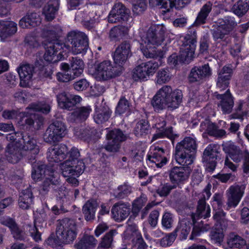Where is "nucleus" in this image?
<instances>
[{"label": "nucleus", "mask_w": 249, "mask_h": 249, "mask_svg": "<svg viewBox=\"0 0 249 249\" xmlns=\"http://www.w3.org/2000/svg\"><path fill=\"white\" fill-rule=\"evenodd\" d=\"M130 210V206L127 204H115L111 209L112 217L116 221H122L128 216Z\"/></svg>", "instance_id": "27"}, {"label": "nucleus", "mask_w": 249, "mask_h": 249, "mask_svg": "<svg viewBox=\"0 0 249 249\" xmlns=\"http://www.w3.org/2000/svg\"><path fill=\"white\" fill-rule=\"evenodd\" d=\"M147 4L146 0H137L133 4L132 10L136 14L142 13L146 9Z\"/></svg>", "instance_id": "62"}, {"label": "nucleus", "mask_w": 249, "mask_h": 249, "mask_svg": "<svg viewBox=\"0 0 249 249\" xmlns=\"http://www.w3.org/2000/svg\"><path fill=\"white\" fill-rule=\"evenodd\" d=\"M172 78V74L168 69H162L159 70L156 74L155 82L156 84L162 85L169 82Z\"/></svg>", "instance_id": "51"}, {"label": "nucleus", "mask_w": 249, "mask_h": 249, "mask_svg": "<svg viewBox=\"0 0 249 249\" xmlns=\"http://www.w3.org/2000/svg\"><path fill=\"white\" fill-rule=\"evenodd\" d=\"M93 131H90L89 129L84 130L83 129H74V134L77 138L83 139L84 141H89L90 137H92Z\"/></svg>", "instance_id": "60"}, {"label": "nucleus", "mask_w": 249, "mask_h": 249, "mask_svg": "<svg viewBox=\"0 0 249 249\" xmlns=\"http://www.w3.org/2000/svg\"><path fill=\"white\" fill-rule=\"evenodd\" d=\"M131 192V187L127 183H124L118 187L117 196L119 198H123L130 194Z\"/></svg>", "instance_id": "61"}, {"label": "nucleus", "mask_w": 249, "mask_h": 249, "mask_svg": "<svg viewBox=\"0 0 249 249\" xmlns=\"http://www.w3.org/2000/svg\"><path fill=\"white\" fill-rule=\"evenodd\" d=\"M211 210L209 205H206L205 200H200L198 202V206L196 214L200 217L206 218L210 216Z\"/></svg>", "instance_id": "53"}, {"label": "nucleus", "mask_w": 249, "mask_h": 249, "mask_svg": "<svg viewBox=\"0 0 249 249\" xmlns=\"http://www.w3.org/2000/svg\"><path fill=\"white\" fill-rule=\"evenodd\" d=\"M117 234L116 230L110 231L108 233H107L102 239V241L99 245V248H108L111 246L113 236Z\"/></svg>", "instance_id": "55"}, {"label": "nucleus", "mask_w": 249, "mask_h": 249, "mask_svg": "<svg viewBox=\"0 0 249 249\" xmlns=\"http://www.w3.org/2000/svg\"><path fill=\"white\" fill-rule=\"evenodd\" d=\"M51 125H54L55 126L54 131V134H56V137L59 140L65 135L66 127L63 123L60 122H55Z\"/></svg>", "instance_id": "59"}, {"label": "nucleus", "mask_w": 249, "mask_h": 249, "mask_svg": "<svg viewBox=\"0 0 249 249\" xmlns=\"http://www.w3.org/2000/svg\"><path fill=\"white\" fill-rule=\"evenodd\" d=\"M34 225H29L27 229L30 236L36 242L41 240V232L39 231L46 225V215L44 213H35Z\"/></svg>", "instance_id": "16"}, {"label": "nucleus", "mask_w": 249, "mask_h": 249, "mask_svg": "<svg viewBox=\"0 0 249 249\" xmlns=\"http://www.w3.org/2000/svg\"><path fill=\"white\" fill-rule=\"evenodd\" d=\"M41 23L39 15L36 13H31L22 18L19 22L22 28H30L39 25Z\"/></svg>", "instance_id": "33"}, {"label": "nucleus", "mask_w": 249, "mask_h": 249, "mask_svg": "<svg viewBox=\"0 0 249 249\" xmlns=\"http://www.w3.org/2000/svg\"><path fill=\"white\" fill-rule=\"evenodd\" d=\"M97 206V201L95 200H89L84 205L83 212L87 221L91 220L94 218Z\"/></svg>", "instance_id": "41"}, {"label": "nucleus", "mask_w": 249, "mask_h": 249, "mask_svg": "<svg viewBox=\"0 0 249 249\" xmlns=\"http://www.w3.org/2000/svg\"><path fill=\"white\" fill-rule=\"evenodd\" d=\"M55 126L54 125H51L48 127L44 135V140L47 142H57L58 140L56 136V134H54V131Z\"/></svg>", "instance_id": "57"}, {"label": "nucleus", "mask_w": 249, "mask_h": 249, "mask_svg": "<svg viewBox=\"0 0 249 249\" xmlns=\"http://www.w3.org/2000/svg\"><path fill=\"white\" fill-rule=\"evenodd\" d=\"M160 65L153 60L142 62L133 70L132 78L135 81H146L154 74Z\"/></svg>", "instance_id": "11"}, {"label": "nucleus", "mask_w": 249, "mask_h": 249, "mask_svg": "<svg viewBox=\"0 0 249 249\" xmlns=\"http://www.w3.org/2000/svg\"><path fill=\"white\" fill-rule=\"evenodd\" d=\"M66 43H70L71 46L63 44L66 47V53L71 51L74 54L85 53L89 48V41L87 36L83 33L79 31H71L67 36Z\"/></svg>", "instance_id": "6"}, {"label": "nucleus", "mask_w": 249, "mask_h": 249, "mask_svg": "<svg viewBox=\"0 0 249 249\" xmlns=\"http://www.w3.org/2000/svg\"><path fill=\"white\" fill-rule=\"evenodd\" d=\"M182 93L181 90H173L169 86H164L153 97L152 105L155 111H159L166 107L172 109L177 108L181 102Z\"/></svg>", "instance_id": "3"}, {"label": "nucleus", "mask_w": 249, "mask_h": 249, "mask_svg": "<svg viewBox=\"0 0 249 249\" xmlns=\"http://www.w3.org/2000/svg\"><path fill=\"white\" fill-rule=\"evenodd\" d=\"M68 49L58 41L49 42L46 48L44 59L49 62H56L62 60L66 55V50Z\"/></svg>", "instance_id": "12"}, {"label": "nucleus", "mask_w": 249, "mask_h": 249, "mask_svg": "<svg viewBox=\"0 0 249 249\" xmlns=\"http://www.w3.org/2000/svg\"><path fill=\"white\" fill-rule=\"evenodd\" d=\"M218 148L217 145L210 144L204 151L202 160L205 163L206 169L210 171H213L215 167Z\"/></svg>", "instance_id": "18"}, {"label": "nucleus", "mask_w": 249, "mask_h": 249, "mask_svg": "<svg viewBox=\"0 0 249 249\" xmlns=\"http://www.w3.org/2000/svg\"><path fill=\"white\" fill-rule=\"evenodd\" d=\"M43 175L45 177V180L40 191L42 194H45L48 191L51 183L55 184L58 182V174L50 169H47L45 165L33 167L32 177L35 181L39 180Z\"/></svg>", "instance_id": "8"}, {"label": "nucleus", "mask_w": 249, "mask_h": 249, "mask_svg": "<svg viewBox=\"0 0 249 249\" xmlns=\"http://www.w3.org/2000/svg\"><path fill=\"white\" fill-rule=\"evenodd\" d=\"M191 171L189 167H174L170 173L171 181L177 185L184 183L188 180Z\"/></svg>", "instance_id": "19"}, {"label": "nucleus", "mask_w": 249, "mask_h": 249, "mask_svg": "<svg viewBox=\"0 0 249 249\" xmlns=\"http://www.w3.org/2000/svg\"><path fill=\"white\" fill-rule=\"evenodd\" d=\"M90 72L98 80H107L112 78L120 73L117 67H113L111 61H104L94 66V70L90 69Z\"/></svg>", "instance_id": "9"}, {"label": "nucleus", "mask_w": 249, "mask_h": 249, "mask_svg": "<svg viewBox=\"0 0 249 249\" xmlns=\"http://www.w3.org/2000/svg\"><path fill=\"white\" fill-rule=\"evenodd\" d=\"M146 201L147 198L144 195H142L140 197L135 200L132 204V211L133 213H137L146 203Z\"/></svg>", "instance_id": "63"}, {"label": "nucleus", "mask_w": 249, "mask_h": 249, "mask_svg": "<svg viewBox=\"0 0 249 249\" xmlns=\"http://www.w3.org/2000/svg\"><path fill=\"white\" fill-rule=\"evenodd\" d=\"M67 151V147L65 144L52 146L47 152L48 160L50 162H58L65 159Z\"/></svg>", "instance_id": "21"}, {"label": "nucleus", "mask_w": 249, "mask_h": 249, "mask_svg": "<svg viewBox=\"0 0 249 249\" xmlns=\"http://www.w3.org/2000/svg\"><path fill=\"white\" fill-rule=\"evenodd\" d=\"M227 244L231 249H249V244H247L246 241L242 237L233 233L229 235Z\"/></svg>", "instance_id": "34"}, {"label": "nucleus", "mask_w": 249, "mask_h": 249, "mask_svg": "<svg viewBox=\"0 0 249 249\" xmlns=\"http://www.w3.org/2000/svg\"><path fill=\"white\" fill-rule=\"evenodd\" d=\"M215 125L209 121H206L200 124V130L213 135L214 134Z\"/></svg>", "instance_id": "64"}, {"label": "nucleus", "mask_w": 249, "mask_h": 249, "mask_svg": "<svg viewBox=\"0 0 249 249\" xmlns=\"http://www.w3.org/2000/svg\"><path fill=\"white\" fill-rule=\"evenodd\" d=\"M18 30L17 24L11 21H0V37L4 41L14 35Z\"/></svg>", "instance_id": "29"}, {"label": "nucleus", "mask_w": 249, "mask_h": 249, "mask_svg": "<svg viewBox=\"0 0 249 249\" xmlns=\"http://www.w3.org/2000/svg\"><path fill=\"white\" fill-rule=\"evenodd\" d=\"M217 98L220 100L218 104L224 113L231 112L234 105L233 98L228 89L224 94H217Z\"/></svg>", "instance_id": "28"}, {"label": "nucleus", "mask_w": 249, "mask_h": 249, "mask_svg": "<svg viewBox=\"0 0 249 249\" xmlns=\"http://www.w3.org/2000/svg\"><path fill=\"white\" fill-rule=\"evenodd\" d=\"M190 2V0H160L158 6L165 9L164 12H168L174 6L178 8H182Z\"/></svg>", "instance_id": "43"}, {"label": "nucleus", "mask_w": 249, "mask_h": 249, "mask_svg": "<svg viewBox=\"0 0 249 249\" xmlns=\"http://www.w3.org/2000/svg\"><path fill=\"white\" fill-rule=\"evenodd\" d=\"M223 149L234 162H239L241 161L243 157L242 154L233 142H229L225 143L223 145Z\"/></svg>", "instance_id": "36"}, {"label": "nucleus", "mask_w": 249, "mask_h": 249, "mask_svg": "<svg viewBox=\"0 0 249 249\" xmlns=\"http://www.w3.org/2000/svg\"><path fill=\"white\" fill-rule=\"evenodd\" d=\"M167 159L164 156L162 148L152 145L147 156L146 162L149 166L160 168L167 162Z\"/></svg>", "instance_id": "14"}, {"label": "nucleus", "mask_w": 249, "mask_h": 249, "mask_svg": "<svg viewBox=\"0 0 249 249\" xmlns=\"http://www.w3.org/2000/svg\"><path fill=\"white\" fill-rule=\"evenodd\" d=\"M167 33V29L163 25H158L155 29L150 28L142 37L141 49L143 55L149 58H162L164 53L157 50L156 47L161 44Z\"/></svg>", "instance_id": "2"}, {"label": "nucleus", "mask_w": 249, "mask_h": 249, "mask_svg": "<svg viewBox=\"0 0 249 249\" xmlns=\"http://www.w3.org/2000/svg\"><path fill=\"white\" fill-rule=\"evenodd\" d=\"M33 195L30 189H26L20 193L18 201L20 208L23 210L28 209L33 204Z\"/></svg>", "instance_id": "39"}, {"label": "nucleus", "mask_w": 249, "mask_h": 249, "mask_svg": "<svg viewBox=\"0 0 249 249\" xmlns=\"http://www.w3.org/2000/svg\"><path fill=\"white\" fill-rule=\"evenodd\" d=\"M196 140L192 137H187L177 143L176 147V152L196 153Z\"/></svg>", "instance_id": "31"}, {"label": "nucleus", "mask_w": 249, "mask_h": 249, "mask_svg": "<svg viewBox=\"0 0 249 249\" xmlns=\"http://www.w3.org/2000/svg\"><path fill=\"white\" fill-rule=\"evenodd\" d=\"M236 25L233 17H226L223 23L213 29V37L215 41L224 39L227 37L233 27Z\"/></svg>", "instance_id": "17"}, {"label": "nucleus", "mask_w": 249, "mask_h": 249, "mask_svg": "<svg viewBox=\"0 0 249 249\" xmlns=\"http://www.w3.org/2000/svg\"><path fill=\"white\" fill-rule=\"evenodd\" d=\"M212 205L215 212L213 215L214 219L216 220L217 222L221 223V221L224 220L225 213L221 208L222 199L220 195L216 194L213 196Z\"/></svg>", "instance_id": "30"}, {"label": "nucleus", "mask_w": 249, "mask_h": 249, "mask_svg": "<svg viewBox=\"0 0 249 249\" xmlns=\"http://www.w3.org/2000/svg\"><path fill=\"white\" fill-rule=\"evenodd\" d=\"M211 74V71L209 65L205 64L202 67L192 69L189 75V79L191 82L198 81Z\"/></svg>", "instance_id": "32"}, {"label": "nucleus", "mask_w": 249, "mask_h": 249, "mask_svg": "<svg viewBox=\"0 0 249 249\" xmlns=\"http://www.w3.org/2000/svg\"><path fill=\"white\" fill-rule=\"evenodd\" d=\"M60 68L63 71L57 73L56 76L58 81L63 82H67L76 77L73 74L71 71L70 70V66L68 64L62 63L60 64Z\"/></svg>", "instance_id": "47"}, {"label": "nucleus", "mask_w": 249, "mask_h": 249, "mask_svg": "<svg viewBox=\"0 0 249 249\" xmlns=\"http://www.w3.org/2000/svg\"><path fill=\"white\" fill-rule=\"evenodd\" d=\"M196 42V35L195 31H193L191 35H186L182 40L183 43L180 48V55L178 56L176 54H172L168 58V63L176 65L179 60L183 62L189 63L194 58Z\"/></svg>", "instance_id": "5"}, {"label": "nucleus", "mask_w": 249, "mask_h": 249, "mask_svg": "<svg viewBox=\"0 0 249 249\" xmlns=\"http://www.w3.org/2000/svg\"><path fill=\"white\" fill-rule=\"evenodd\" d=\"M245 189V184H234L230 187L226 191L227 210L237 207L244 196Z\"/></svg>", "instance_id": "13"}, {"label": "nucleus", "mask_w": 249, "mask_h": 249, "mask_svg": "<svg viewBox=\"0 0 249 249\" xmlns=\"http://www.w3.org/2000/svg\"><path fill=\"white\" fill-rule=\"evenodd\" d=\"M97 243V240L93 236L86 234L74 246L77 249H92Z\"/></svg>", "instance_id": "42"}, {"label": "nucleus", "mask_w": 249, "mask_h": 249, "mask_svg": "<svg viewBox=\"0 0 249 249\" xmlns=\"http://www.w3.org/2000/svg\"><path fill=\"white\" fill-rule=\"evenodd\" d=\"M126 136L119 129H114L107 134V143L105 148L109 152H116L120 147V143L125 141Z\"/></svg>", "instance_id": "15"}, {"label": "nucleus", "mask_w": 249, "mask_h": 249, "mask_svg": "<svg viewBox=\"0 0 249 249\" xmlns=\"http://www.w3.org/2000/svg\"><path fill=\"white\" fill-rule=\"evenodd\" d=\"M62 33V29L59 26L51 27L44 32V36L48 39L54 40L59 37Z\"/></svg>", "instance_id": "54"}, {"label": "nucleus", "mask_w": 249, "mask_h": 249, "mask_svg": "<svg viewBox=\"0 0 249 249\" xmlns=\"http://www.w3.org/2000/svg\"><path fill=\"white\" fill-rule=\"evenodd\" d=\"M195 153L191 152H176L175 159L177 162L183 167H189L194 162Z\"/></svg>", "instance_id": "35"}, {"label": "nucleus", "mask_w": 249, "mask_h": 249, "mask_svg": "<svg viewBox=\"0 0 249 249\" xmlns=\"http://www.w3.org/2000/svg\"><path fill=\"white\" fill-rule=\"evenodd\" d=\"M58 6V0H50L44 6L42 13L47 20H52L54 18Z\"/></svg>", "instance_id": "37"}, {"label": "nucleus", "mask_w": 249, "mask_h": 249, "mask_svg": "<svg viewBox=\"0 0 249 249\" xmlns=\"http://www.w3.org/2000/svg\"><path fill=\"white\" fill-rule=\"evenodd\" d=\"M149 131V125L147 122L141 120L138 122L134 130L135 135L138 137H143L148 134Z\"/></svg>", "instance_id": "52"}, {"label": "nucleus", "mask_w": 249, "mask_h": 249, "mask_svg": "<svg viewBox=\"0 0 249 249\" xmlns=\"http://www.w3.org/2000/svg\"><path fill=\"white\" fill-rule=\"evenodd\" d=\"M24 137L18 132L7 135L6 139L10 143L6 148L5 155L9 162L15 163L22 158L23 153L20 151V146Z\"/></svg>", "instance_id": "7"}, {"label": "nucleus", "mask_w": 249, "mask_h": 249, "mask_svg": "<svg viewBox=\"0 0 249 249\" xmlns=\"http://www.w3.org/2000/svg\"><path fill=\"white\" fill-rule=\"evenodd\" d=\"M128 28L125 27H115L110 31V37L111 39H116L121 37L127 34Z\"/></svg>", "instance_id": "56"}, {"label": "nucleus", "mask_w": 249, "mask_h": 249, "mask_svg": "<svg viewBox=\"0 0 249 249\" xmlns=\"http://www.w3.org/2000/svg\"><path fill=\"white\" fill-rule=\"evenodd\" d=\"M111 111L108 107H96L93 119L96 123L100 124L106 122L109 118Z\"/></svg>", "instance_id": "44"}, {"label": "nucleus", "mask_w": 249, "mask_h": 249, "mask_svg": "<svg viewBox=\"0 0 249 249\" xmlns=\"http://www.w3.org/2000/svg\"><path fill=\"white\" fill-rule=\"evenodd\" d=\"M24 145L20 146V151L23 153L22 157L26 155H31L33 156L37 155L39 152V148L36 145V142L35 139L30 136L26 137L24 136L22 140Z\"/></svg>", "instance_id": "24"}, {"label": "nucleus", "mask_w": 249, "mask_h": 249, "mask_svg": "<svg viewBox=\"0 0 249 249\" xmlns=\"http://www.w3.org/2000/svg\"><path fill=\"white\" fill-rule=\"evenodd\" d=\"M191 228V223L184 219L180 221L175 231L180 240H185L190 231Z\"/></svg>", "instance_id": "46"}, {"label": "nucleus", "mask_w": 249, "mask_h": 249, "mask_svg": "<svg viewBox=\"0 0 249 249\" xmlns=\"http://www.w3.org/2000/svg\"><path fill=\"white\" fill-rule=\"evenodd\" d=\"M130 54V45L124 42L116 49L113 55L114 62L121 66L126 61Z\"/></svg>", "instance_id": "23"}, {"label": "nucleus", "mask_w": 249, "mask_h": 249, "mask_svg": "<svg viewBox=\"0 0 249 249\" xmlns=\"http://www.w3.org/2000/svg\"><path fill=\"white\" fill-rule=\"evenodd\" d=\"M91 110L90 106L77 108L70 116V119L75 122L85 121L88 118Z\"/></svg>", "instance_id": "38"}, {"label": "nucleus", "mask_w": 249, "mask_h": 249, "mask_svg": "<svg viewBox=\"0 0 249 249\" xmlns=\"http://www.w3.org/2000/svg\"><path fill=\"white\" fill-rule=\"evenodd\" d=\"M165 122L163 118L157 119V122L155 125L156 128V133L155 134L152 139V141H154L158 139L167 137L171 139L173 137V131L172 128L164 129Z\"/></svg>", "instance_id": "26"}, {"label": "nucleus", "mask_w": 249, "mask_h": 249, "mask_svg": "<svg viewBox=\"0 0 249 249\" xmlns=\"http://www.w3.org/2000/svg\"><path fill=\"white\" fill-rule=\"evenodd\" d=\"M69 154V159L61 164L62 174L69 183L77 186L78 181L76 178L83 172L85 165L82 160H78L80 154L78 149L71 148Z\"/></svg>", "instance_id": "4"}, {"label": "nucleus", "mask_w": 249, "mask_h": 249, "mask_svg": "<svg viewBox=\"0 0 249 249\" xmlns=\"http://www.w3.org/2000/svg\"><path fill=\"white\" fill-rule=\"evenodd\" d=\"M129 103L125 98H121L116 107V112L119 114H122L127 112L129 110Z\"/></svg>", "instance_id": "58"}, {"label": "nucleus", "mask_w": 249, "mask_h": 249, "mask_svg": "<svg viewBox=\"0 0 249 249\" xmlns=\"http://www.w3.org/2000/svg\"><path fill=\"white\" fill-rule=\"evenodd\" d=\"M34 71V67L29 64H22L18 69L20 77L19 84L21 87L26 88L30 86Z\"/></svg>", "instance_id": "22"}, {"label": "nucleus", "mask_w": 249, "mask_h": 249, "mask_svg": "<svg viewBox=\"0 0 249 249\" xmlns=\"http://www.w3.org/2000/svg\"><path fill=\"white\" fill-rule=\"evenodd\" d=\"M232 73V69L230 65L225 66L219 71L216 85L220 90L225 89L228 87Z\"/></svg>", "instance_id": "25"}, {"label": "nucleus", "mask_w": 249, "mask_h": 249, "mask_svg": "<svg viewBox=\"0 0 249 249\" xmlns=\"http://www.w3.org/2000/svg\"><path fill=\"white\" fill-rule=\"evenodd\" d=\"M249 9V0H238L233 6V12L238 16H242L245 14Z\"/></svg>", "instance_id": "50"}, {"label": "nucleus", "mask_w": 249, "mask_h": 249, "mask_svg": "<svg viewBox=\"0 0 249 249\" xmlns=\"http://www.w3.org/2000/svg\"><path fill=\"white\" fill-rule=\"evenodd\" d=\"M57 99L58 105L60 108L68 109L82 100L80 96L65 92L59 94L57 96Z\"/></svg>", "instance_id": "20"}, {"label": "nucleus", "mask_w": 249, "mask_h": 249, "mask_svg": "<svg viewBox=\"0 0 249 249\" xmlns=\"http://www.w3.org/2000/svg\"><path fill=\"white\" fill-rule=\"evenodd\" d=\"M51 107L49 104L41 102L31 104L26 108L24 112L5 110L3 112L2 116L7 119H16L21 125L27 124L31 125L36 123L38 128L42 124L43 119L42 117L37 116L36 112L40 111L43 113H48Z\"/></svg>", "instance_id": "1"}, {"label": "nucleus", "mask_w": 249, "mask_h": 249, "mask_svg": "<svg viewBox=\"0 0 249 249\" xmlns=\"http://www.w3.org/2000/svg\"><path fill=\"white\" fill-rule=\"evenodd\" d=\"M212 6L211 2H208L202 7L198 13L194 24L198 26L206 22L207 17L212 11Z\"/></svg>", "instance_id": "45"}, {"label": "nucleus", "mask_w": 249, "mask_h": 249, "mask_svg": "<svg viewBox=\"0 0 249 249\" xmlns=\"http://www.w3.org/2000/svg\"><path fill=\"white\" fill-rule=\"evenodd\" d=\"M70 70L76 77L79 76L83 72L84 63L83 60L77 57H72L70 61Z\"/></svg>", "instance_id": "48"}, {"label": "nucleus", "mask_w": 249, "mask_h": 249, "mask_svg": "<svg viewBox=\"0 0 249 249\" xmlns=\"http://www.w3.org/2000/svg\"><path fill=\"white\" fill-rule=\"evenodd\" d=\"M77 228L74 220L65 218L61 221L56 235L61 238L63 243L72 242L77 236Z\"/></svg>", "instance_id": "10"}, {"label": "nucleus", "mask_w": 249, "mask_h": 249, "mask_svg": "<svg viewBox=\"0 0 249 249\" xmlns=\"http://www.w3.org/2000/svg\"><path fill=\"white\" fill-rule=\"evenodd\" d=\"M236 111L238 115V118L247 117L249 114V99L240 100L236 104Z\"/></svg>", "instance_id": "49"}, {"label": "nucleus", "mask_w": 249, "mask_h": 249, "mask_svg": "<svg viewBox=\"0 0 249 249\" xmlns=\"http://www.w3.org/2000/svg\"><path fill=\"white\" fill-rule=\"evenodd\" d=\"M126 13V10L122 4H116L111 11L108 17V20L109 22H116L120 19H122Z\"/></svg>", "instance_id": "40"}]
</instances>
